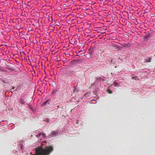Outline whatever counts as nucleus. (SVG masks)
Masks as SVG:
<instances>
[{
	"instance_id": "10",
	"label": "nucleus",
	"mask_w": 155,
	"mask_h": 155,
	"mask_svg": "<svg viewBox=\"0 0 155 155\" xmlns=\"http://www.w3.org/2000/svg\"><path fill=\"white\" fill-rule=\"evenodd\" d=\"M11 91L12 92H13V90L12 89H11Z\"/></svg>"
},
{
	"instance_id": "3",
	"label": "nucleus",
	"mask_w": 155,
	"mask_h": 155,
	"mask_svg": "<svg viewBox=\"0 0 155 155\" xmlns=\"http://www.w3.org/2000/svg\"><path fill=\"white\" fill-rule=\"evenodd\" d=\"M40 136H41L42 138H44L46 137V134L44 133H41L39 134L37 136V137H39Z\"/></svg>"
},
{
	"instance_id": "5",
	"label": "nucleus",
	"mask_w": 155,
	"mask_h": 155,
	"mask_svg": "<svg viewBox=\"0 0 155 155\" xmlns=\"http://www.w3.org/2000/svg\"><path fill=\"white\" fill-rule=\"evenodd\" d=\"M49 103L48 102V101H46L44 102L43 104H41V106L43 107L45 105H47V104H49Z\"/></svg>"
},
{
	"instance_id": "6",
	"label": "nucleus",
	"mask_w": 155,
	"mask_h": 155,
	"mask_svg": "<svg viewBox=\"0 0 155 155\" xmlns=\"http://www.w3.org/2000/svg\"><path fill=\"white\" fill-rule=\"evenodd\" d=\"M112 85H113L114 87L119 86L117 82H116L115 81H114L113 83L112 84Z\"/></svg>"
},
{
	"instance_id": "1",
	"label": "nucleus",
	"mask_w": 155,
	"mask_h": 155,
	"mask_svg": "<svg viewBox=\"0 0 155 155\" xmlns=\"http://www.w3.org/2000/svg\"><path fill=\"white\" fill-rule=\"evenodd\" d=\"M46 142V141H43L41 143V146L36 148L35 155H49L53 151L52 146H46L44 148L42 147L43 143Z\"/></svg>"
},
{
	"instance_id": "9",
	"label": "nucleus",
	"mask_w": 155,
	"mask_h": 155,
	"mask_svg": "<svg viewBox=\"0 0 155 155\" xmlns=\"http://www.w3.org/2000/svg\"><path fill=\"white\" fill-rule=\"evenodd\" d=\"M108 92L109 93V94H111L112 93V91H111V90H109L108 91Z\"/></svg>"
},
{
	"instance_id": "2",
	"label": "nucleus",
	"mask_w": 155,
	"mask_h": 155,
	"mask_svg": "<svg viewBox=\"0 0 155 155\" xmlns=\"http://www.w3.org/2000/svg\"><path fill=\"white\" fill-rule=\"evenodd\" d=\"M58 130H57L54 131H52L51 133V135L54 136H56L58 134Z\"/></svg>"
},
{
	"instance_id": "4",
	"label": "nucleus",
	"mask_w": 155,
	"mask_h": 155,
	"mask_svg": "<svg viewBox=\"0 0 155 155\" xmlns=\"http://www.w3.org/2000/svg\"><path fill=\"white\" fill-rule=\"evenodd\" d=\"M19 103L21 104H24L25 103L24 99L21 98L19 100Z\"/></svg>"
},
{
	"instance_id": "8",
	"label": "nucleus",
	"mask_w": 155,
	"mask_h": 155,
	"mask_svg": "<svg viewBox=\"0 0 155 155\" xmlns=\"http://www.w3.org/2000/svg\"><path fill=\"white\" fill-rule=\"evenodd\" d=\"M151 58H149L147 59H146L145 60V62H150L151 61Z\"/></svg>"
},
{
	"instance_id": "7",
	"label": "nucleus",
	"mask_w": 155,
	"mask_h": 155,
	"mask_svg": "<svg viewBox=\"0 0 155 155\" xmlns=\"http://www.w3.org/2000/svg\"><path fill=\"white\" fill-rule=\"evenodd\" d=\"M131 45L130 44L129 42H128L127 44L124 45V46L125 47H129Z\"/></svg>"
},
{
	"instance_id": "11",
	"label": "nucleus",
	"mask_w": 155,
	"mask_h": 155,
	"mask_svg": "<svg viewBox=\"0 0 155 155\" xmlns=\"http://www.w3.org/2000/svg\"><path fill=\"white\" fill-rule=\"evenodd\" d=\"M14 88H15V87H13L12 88V89H14Z\"/></svg>"
}]
</instances>
